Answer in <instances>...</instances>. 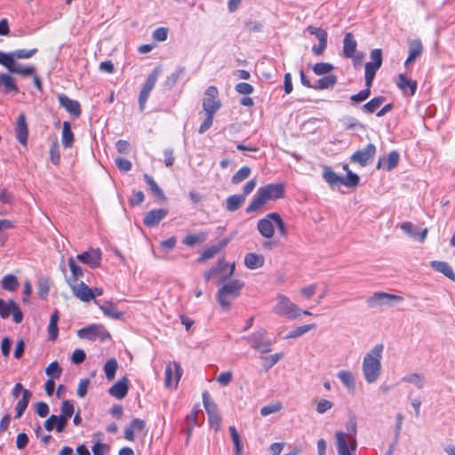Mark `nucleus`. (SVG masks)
<instances>
[{
    "instance_id": "40",
    "label": "nucleus",
    "mask_w": 455,
    "mask_h": 455,
    "mask_svg": "<svg viewBox=\"0 0 455 455\" xmlns=\"http://www.w3.org/2000/svg\"><path fill=\"white\" fill-rule=\"evenodd\" d=\"M31 392L29 390H24L21 399L18 402L16 406V418L21 417L25 410L27 409L29 400L31 398Z\"/></svg>"
},
{
    "instance_id": "11",
    "label": "nucleus",
    "mask_w": 455,
    "mask_h": 455,
    "mask_svg": "<svg viewBox=\"0 0 455 455\" xmlns=\"http://www.w3.org/2000/svg\"><path fill=\"white\" fill-rule=\"evenodd\" d=\"M182 372V368L179 363L170 362L164 371V386L170 389H176Z\"/></svg>"
},
{
    "instance_id": "1",
    "label": "nucleus",
    "mask_w": 455,
    "mask_h": 455,
    "mask_svg": "<svg viewBox=\"0 0 455 455\" xmlns=\"http://www.w3.org/2000/svg\"><path fill=\"white\" fill-rule=\"evenodd\" d=\"M384 345L377 344L364 355L362 362V371L368 384L375 383L381 375Z\"/></svg>"
},
{
    "instance_id": "7",
    "label": "nucleus",
    "mask_w": 455,
    "mask_h": 455,
    "mask_svg": "<svg viewBox=\"0 0 455 455\" xmlns=\"http://www.w3.org/2000/svg\"><path fill=\"white\" fill-rule=\"evenodd\" d=\"M403 300L402 296L387 293L385 291H375L366 299V305L371 309H379L383 307H392L395 303Z\"/></svg>"
},
{
    "instance_id": "28",
    "label": "nucleus",
    "mask_w": 455,
    "mask_h": 455,
    "mask_svg": "<svg viewBox=\"0 0 455 455\" xmlns=\"http://www.w3.org/2000/svg\"><path fill=\"white\" fill-rule=\"evenodd\" d=\"M74 140L75 138L70 123L65 121L62 124L61 143L65 148H69L73 146Z\"/></svg>"
},
{
    "instance_id": "56",
    "label": "nucleus",
    "mask_w": 455,
    "mask_h": 455,
    "mask_svg": "<svg viewBox=\"0 0 455 455\" xmlns=\"http://www.w3.org/2000/svg\"><path fill=\"white\" fill-rule=\"evenodd\" d=\"M399 160H400L399 154L396 151H391L387 155V160H386V169H387V171L389 172V171L393 170L394 168H395L398 165V164H399Z\"/></svg>"
},
{
    "instance_id": "46",
    "label": "nucleus",
    "mask_w": 455,
    "mask_h": 455,
    "mask_svg": "<svg viewBox=\"0 0 455 455\" xmlns=\"http://www.w3.org/2000/svg\"><path fill=\"white\" fill-rule=\"evenodd\" d=\"M323 178L330 185H335L337 183H341V179H342V177L339 176L336 172H334L328 166L323 167Z\"/></svg>"
},
{
    "instance_id": "31",
    "label": "nucleus",
    "mask_w": 455,
    "mask_h": 455,
    "mask_svg": "<svg viewBox=\"0 0 455 455\" xmlns=\"http://www.w3.org/2000/svg\"><path fill=\"white\" fill-rule=\"evenodd\" d=\"M356 41L351 33H347L343 40V53L347 58L354 56L356 50Z\"/></svg>"
},
{
    "instance_id": "26",
    "label": "nucleus",
    "mask_w": 455,
    "mask_h": 455,
    "mask_svg": "<svg viewBox=\"0 0 455 455\" xmlns=\"http://www.w3.org/2000/svg\"><path fill=\"white\" fill-rule=\"evenodd\" d=\"M265 258L261 254L249 252L244 256V265L249 269H258L264 265Z\"/></svg>"
},
{
    "instance_id": "2",
    "label": "nucleus",
    "mask_w": 455,
    "mask_h": 455,
    "mask_svg": "<svg viewBox=\"0 0 455 455\" xmlns=\"http://www.w3.org/2000/svg\"><path fill=\"white\" fill-rule=\"evenodd\" d=\"M347 433L337 431L335 434L338 455H355L357 449L356 420L353 418L347 423Z\"/></svg>"
},
{
    "instance_id": "43",
    "label": "nucleus",
    "mask_w": 455,
    "mask_h": 455,
    "mask_svg": "<svg viewBox=\"0 0 455 455\" xmlns=\"http://www.w3.org/2000/svg\"><path fill=\"white\" fill-rule=\"evenodd\" d=\"M68 266L71 271V277L68 283H76L78 278L83 276L84 272L80 266H78L73 258L68 259Z\"/></svg>"
},
{
    "instance_id": "6",
    "label": "nucleus",
    "mask_w": 455,
    "mask_h": 455,
    "mask_svg": "<svg viewBox=\"0 0 455 455\" xmlns=\"http://www.w3.org/2000/svg\"><path fill=\"white\" fill-rule=\"evenodd\" d=\"M272 312L279 316L289 319H296L300 315L299 307L289 297L282 293L276 295L275 304L272 308Z\"/></svg>"
},
{
    "instance_id": "32",
    "label": "nucleus",
    "mask_w": 455,
    "mask_h": 455,
    "mask_svg": "<svg viewBox=\"0 0 455 455\" xmlns=\"http://www.w3.org/2000/svg\"><path fill=\"white\" fill-rule=\"evenodd\" d=\"M0 89L6 93L10 92H19L14 79L9 74H0Z\"/></svg>"
},
{
    "instance_id": "29",
    "label": "nucleus",
    "mask_w": 455,
    "mask_h": 455,
    "mask_svg": "<svg viewBox=\"0 0 455 455\" xmlns=\"http://www.w3.org/2000/svg\"><path fill=\"white\" fill-rule=\"evenodd\" d=\"M95 304L99 305L101 311L105 315L113 319H120L123 316V313L117 310L116 305L110 301H106L102 305L99 304L98 300H94Z\"/></svg>"
},
{
    "instance_id": "52",
    "label": "nucleus",
    "mask_w": 455,
    "mask_h": 455,
    "mask_svg": "<svg viewBox=\"0 0 455 455\" xmlns=\"http://www.w3.org/2000/svg\"><path fill=\"white\" fill-rule=\"evenodd\" d=\"M360 178L357 174L352 172L350 170H347V173L346 177H342L341 184L347 188H354L359 184Z\"/></svg>"
},
{
    "instance_id": "23",
    "label": "nucleus",
    "mask_w": 455,
    "mask_h": 455,
    "mask_svg": "<svg viewBox=\"0 0 455 455\" xmlns=\"http://www.w3.org/2000/svg\"><path fill=\"white\" fill-rule=\"evenodd\" d=\"M129 379L126 377L122 378L115 383L108 390L110 395L117 399H123L128 393Z\"/></svg>"
},
{
    "instance_id": "25",
    "label": "nucleus",
    "mask_w": 455,
    "mask_h": 455,
    "mask_svg": "<svg viewBox=\"0 0 455 455\" xmlns=\"http://www.w3.org/2000/svg\"><path fill=\"white\" fill-rule=\"evenodd\" d=\"M423 52V46L419 39H415L409 43V55L407 60H405L404 65L408 66L410 63H412L419 58Z\"/></svg>"
},
{
    "instance_id": "41",
    "label": "nucleus",
    "mask_w": 455,
    "mask_h": 455,
    "mask_svg": "<svg viewBox=\"0 0 455 455\" xmlns=\"http://www.w3.org/2000/svg\"><path fill=\"white\" fill-rule=\"evenodd\" d=\"M203 403L208 415L220 413L217 404L211 398L207 391L203 393Z\"/></svg>"
},
{
    "instance_id": "47",
    "label": "nucleus",
    "mask_w": 455,
    "mask_h": 455,
    "mask_svg": "<svg viewBox=\"0 0 455 455\" xmlns=\"http://www.w3.org/2000/svg\"><path fill=\"white\" fill-rule=\"evenodd\" d=\"M228 430H229L230 436H231V439H232L234 446H235V455H242L243 444H242L241 438H240V435H239L236 428L234 426H230Z\"/></svg>"
},
{
    "instance_id": "44",
    "label": "nucleus",
    "mask_w": 455,
    "mask_h": 455,
    "mask_svg": "<svg viewBox=\"0 0 455 455\" xmlns=\"http://www.w3.org/2000/svg\"><path fill=\"white\" fill-rule=\"evenodd\" d=\"M118 368V363L116 359H109L106 362L104 365V372L108 380H113L116 376V370Z\"/></svg>"
},
{
    "instance_id": "33",
    "label": "nucleus",
    "mask_w": 455,
    "mask_h": 455,
    "mask_svg": "<svg viewBox=\"0 0 455 455\" xmlns=\"http://www.w3.org/2000/svg\"><path fill=\"white\" fill-rule=\"evenodd\" d=\"M245 202V196L242 195L229 196L226 200V209L228 212L238 210Z\"/></svg>"
},
{
    "instance_id": "14",
    "label": "nucleus",
    "mask_w": 455,
    "mask_h": 455,
    "mask_svg": "<svg viewBox=\"0 0 455 455\" xmlns=\"http://www.w3.org/2000/svg\"><path fill=\"white\" fill-rule=\"evenodd\" d=\"M376 154L375 145L369 143L364 148L355 151L351 156L350 161L364 167L368 165Z\"/></svg>"
},
{
    "instance_id": "34",
    "label": "nucleus",
    "mask_w": 455,
    "mask_h": 455,
    "mask_svg": "<svg viewBox=\"0 0 455 455\" xmlns=\"http://www.w3.org/2000/svg\"><path fill=\"white\" fill-rule=\"evenodd\" d=\"M19 285V281L14 275H6L1 280V287L8 291H15Z\"/></svg>"
},
{
    "instance_id": "37",
    "label": "nucleus",
    "mask_w": 455,
    "mask_h": 455,
    "mask_svg": "<svg viewBox=\"0 0 455 455\" xmlns=\"http://www.w3.org/2000/svg\"><path fill=\"white\" fill-rule=\"evenodd\" d=\"M337 83V77L334 75H329L320 78L316 84L313 85L314 89L323 90L332 88Z\"/></svg>"
},
{
    "instance_id": "51",
    "label": "nucleus",
    "mask_w": 455,
    "mask_h": 455,
    "mask_svg": "<svg viewBox=\"0 0 455 455\" xmlns=\"http://www.w3.org/2000/svg\"><path fill=\"white\" fill-rule=\"evenodd\" d=\"M403 382L413 384L419 389L424 387V377L419 373H411L403 378Z\"/></svg>"
},
{
    "instance_id": "64",
    "label": "nucleus",
    "mask_w": 455,
    "mask_h": 455,
    "mask_svg": "<svg viewBox=\"0 0 455 455\" xmlns=\"http://www.w3.org/2000/svg\"><path fill=\"white\" fill-rule=\"evenodd\" d=\"M92 450L93 455H106L109 451L110 447L108 444L103 443L100 440H98L92 447Z\"/></svg>"
},
{
    "instance_id": "12",
    "label": "nucleus",
    "mask_w": 455,
    "mask_h": 455,
    "mask_svg": "<svg viewBox=\"0 0 455 455\" xmlns=\"http://www.w3.org/2000/svg\"><path fill=\"white\" fill-rule=\"evenodd\" d=\"M221 107V102L219 99V91L215 86H209L205 92L203 100V108L205 113L215 114Z\"/></svg>"
},
{
    "instance_id": "5",
    "label": "nucleus",
    "mask_w": 455,
    "mask_h": 455,
    "mask_svg": "<svg viewBox=\"0 0 455 455\" xmlns=\"http://www.w3.org/2000/svg\"><path fill=\"white\" fill-rule=\"evenodd\" d=\"M243 286V281L235 279L226 283L218 290L216 298L223 310L230 309L232 301L240 296Z\"/></svg>"
},
{
    "instance_id": "57",
    "label": "nucleus",
    "mask_w": 455,
    "mask_h": 455,
    "mask_svg": "<svg viewBox=\"0 0 455 455\" xmlns=\"http://www.w3.org/2000/svg\"><path fill=\"white\" fill-rule=\"evenodd\" d=\"M50 158L51 162L54 165H58L60 162V147L57 140H54L50 148Z\"/></svg>"
},
{
    "instance_id": "17",
    "label": "nucleus",
    "mask_w": 455,
    "mask_h": 455,
    "mask_svg": "<svg viewBox=\"0 0 455 455\" xmlns=\"http://www.w3.org/2000/svg\"><path fill=\"white\" fill-rule=\"evenodd\" d=\"M73 294L84 302L92 299V289L84 282L69 283Z\"/></svg>"
},
{
    "instance_id": "13",
    "label": "nucleus",
    "mask_w": 455,
    "mask_h": 455,
    "mask_svg": "<svg viewBox=\"0 0 455 455\" xmlns=\"http://www.w3.org/2000/svg\"><path fill=\"white\" fill-rule=\"evenodd\" d=\"M12 315L13 321L16 323L22 322L23 314L14 300L5 301L0 299V316L4 319Z\"/></svg>"
},
{
    "instance_id": "16",
    "label": "nucleus",
    "mask_w": 455,
    "mask_h": 455,
    "mask_svg": "<svg viewBox=\"0 0 455 455\" xmlns=\"http://www.w3.org/2000/svg\"><path fill=\"white\" fill-rule=\"evenodd\" d=\"M157 81V72L155 71L148 76V79L140 93L139 105L141 111L144 110L146 102Z\"/></svg>"
},
{
    "instance_id": "62",
    "label": "nucleus",
    "mask_w": 455,
    "mask_h": 455,
    "mask_svg": "<svg viewBox=\"0 0 455 455\" xmlns=\"http://www.w3.org/2000/svg\"><path fill=\"white\" fill-rule=\"evenodd\" d=\"M38 296L41 299L47 297L50 291V282L48 279H40L37 285Z\"/></svg>"
},
{
    "instance_id": "10",
    "label": "nucleus",
    "mask_w": 455,
    "mask_h": 455,
    "mask_svg": "<svg viewBox=\"0 0 455 455\" xmlns=\"http://www.w3.org/2000/svg\"><path fill=\"white\" fill-rule=\"evenodd\" d=\"M267 331L259 330L245 337L244 339L251 345V347L262 354H267L271 351L272 343L270 340L266 339Z\"/></svg>"
},
{
    "instance_id": "21",
    "label": "nucleus",
    "mask_w": 455,
    "mask_h": 455,
    "mask_svg": "<svg viewBox=\"0 0 455 455\" xmlns=\"http://www.w3.org/2000/svg\"><path fill=\"white\" fill-rule=\"evenodd\" d=\"M16 138L18 141L26 146L28 137V129L26 122V116L24 113L19 115L16 127H15Z\"/></svg>"
},
{
    "instance_id": "9",
    "label": "nucleus",
    "mask_w": 455,
    "mask_h": 455,
    "mask_svg": "<svg viewBox=\"0 0 455 455\" xmlns=\"http://www.w3.org/2000/svg\"><path fill=\"white\" fill-rule=\"evenodd\" d=\"M80 339L104 341L110 338L109 332L100 324H91L77 331Z\"/></svg>"
},
{
    "instance_id": "35",
    "label": "nucleus",
    "mask_w": 455,
    "mask_h": 455,
    "mask_svg": "<svg viewBox=\"0 0 455 455\" xmlns=\"http://www.w3.org/2000/svg\"><path fill=\"white\" fill-rule=\"evenodd\" d=\"M9 72L23 76H29L36 73V68L33 66H20L13 61L9 68Z\"/></svg>"
},
{
    "instance_id": "61",
    "label": "nucleus",
    "mask_w": 455,
    "mask_h": 455,
    "mask_svg": "<svg viewBox=\"0 0 455 455\" xmlns=\"http://www.w3.org/2000/svg\"><path fill=\"white\" fill-rule=\"evenodd\" d=\"M74 411H75V408H74V404L72 402H70L68 400H65L62 402L61 407H60V411H61L60 415L63 416V418L70 419L74 413Z\"/></svg>"
},
{
    "instance_id": "20",
    "label": "nucleus",
    "mask_w": 455,
    "mask_h": 455,
    "mask_svg": "<svg viewBox=\"0 0 455 455\" xmlns=\"http://www.w3.org/2000/svg\"><path fill=\"white\" fill-rule=\"evenodd\" d=\"M396 85L406 96H413L418 87L417 81L407 78L403 74L398 75Z\"/></svg>"
},
{
    "instance_id": "60",
    "label": "nucleus",
    "mask_w": 455,
    "mask_h": 455,
    "mask_svg": "<svg viewBox=\"0 0 455 455\" xmlns=\"http://www.w3.org/2000/svg\"><path fill=\"white\" fill-rule=\"evenodd\" d=\"M283 357V353H276L269 356L263 357V366L267 371L272 368L277 362Z\"/></svg>"
},
{
    "instance_id": "3",
    "label": "nucleus",
    "mask_w": 455,
    "mask_h": 455,
    "mask_svg": "<svg viewBox=\"0 0 455 455\" xmlns=\"http://www.w3.org/2000/svg\"><path fill=\"white\" fill-rule=\"evenodd\" d=\"M284 187L283 184L271 183L259 188L256 196L246 208V212L251 213L259 210L267 201L283 198Z\"/></svg>"
},
{
    "instance_id": "24",
    "label": "nucleus",
    "mask_w": 455,
    "mask_h": 455,
    "mask_svg": "<svg viewBox=\"0 0 455 455\" xmlns=\"http://www.w3.org/2000/svg\"><path fill=\"white\" fill-rule=\"evenodd\" d=\"M400 228L411 237L418 239L420 242H423L426 239L427 234V228H424L422 231H419V228L411 222L402 223L400 225Z\"/></svg>"
},
{
    "instance_id": "58",
    "label": "nucleus",
    "mask_w": 455,
    "mask_h": 455,
    "mask_svg": "<svg viewBox=\"0 0 455 455\" xmlns=\"http://www.w3.org/2000/svg\"><path fill=\"white\" fill-rule=\"evenodd\" d=\"M332 69H333V66L330 63H325V62L316 63L313 67V71L317 76L327 75L331 71H332Z\"/></svg>"
},
{
    "instance_id": "4",
    "label": "nucleus",
    "mask_w": 455,
    "mask_h": 455,
    "mask_svg": "<svg viewBox=\"0 0 455 455\" xmlns=\"http://www.w3.org/2000/svg\"><path fill=\"white\" fill-rule=\"evenodd\" d=\"M275 228L281 236H287V229L283 220L277 212H270L257 222V230L266 239H271L275 235Z\"/></svg>"
},
{
    "instance_id": "50",
    "label": "nucleus",
    "mask_w": 455,
    "mask_h": 455,
    "mask_svg": "<svg viewBox=\"0 0 455 455\" xmlns=\"http://www.w3.org/2000/svg\"><path fill=\"white\" fill-rule=\"evenodd\" d=\"M223 245H212L207 249H205L201 256L198 258V262H204L207 259H212L224 246Z\"/></svg>"
},
{
    "instance_id": "38",
    "label": "nucleus",
    "mask_w": 455,
    "mask_h": 455,
    "mask_svg": "<svg viewBox=\"0 0 455 455\" xmlns=\"http://www.w3.org/2000/svg\"><path fill=\"white\" fill-rule=\"evenodd\" d=\"M207 239V233L205 232H200L197 234H191L188 235L184 240L183 243L188 246H195L198 243H203Z\"/></svg>"
},
{
    "instance_id": "30",
    "label": "nucleus",
    "mask_w": 455,
    "mask_h": 455,
    "mask_svg": "<svg viewBox=\"0 0 455 455\" xmlns=\"http://www.w3.org/2000/svg\"><path fill=\"white\" fill-rule=\"evenodd\" d=\"M337 377L348 391H353L355 389V379L351 371L346 370L339 371L337 373Z\"/></svg>"
},
{
    "instance_id": "53",
    "label": "nucleus",
    "mask_w": 455,
    "mask_h": 455,
    "mask_svg": "<svg viewBox=\"0 0 455 455\" xmlns=\"http://www.w3.org/2000/svg\"><path fill=\"white\" fill-rule=\"evenodd\" d=\"M36 52H37L36 49H31V50L20 49V50L11 52V58L12 59V61H15V60H17V59L18 60L29 59Z\"/></svg>"
},
{
    "instance_id": "45",
    "label": "nucleus",
    "mask_w": 455,
    "mask_h": 455,
    "mask_svg": "<svg viewBox=\"0 0 455 455\" xmlns=\"http://www.w3.org/2000/svg\"><path fill=\"white\" fill-rule=\"evenodd\" d=\"M384 100V97L381 96L373 98L370 101L365 103L362 107V109L368 114L374 113L381 106Z\"/></svg>"
},
{
    "instance_id": "19",
    "label": "nucleus",
    "mask_w": 455,
    "mask_h": 455,
    "mask_svg": "<svg viewBox=\"0 0 455 455\" xmlns=\"http://www.w3.org/2000/svg\"><path fill=\"white\" fill-rule=\"evenodd\" d=\"M60 105L64 108L74 117H79L81 115L80 103L77 100L68 98L65 94L58 96Z\"/></svg>"
},
{
    "instance_id": "36",
    "label": "nucleus",
    "mask_w": 455,
    "mask_h": 455,
    "mask_svg": "<svg viewBox=\"0 0 455 455\" xmlns=\"http://www.w3.org/2000/svg\"><path fill=\"white\" fill-rule=\"evenodd\" d=\"M198 413L199 410L197 408H194L186 417L188 439L191 436L193 429L197 424ZM187 442H188V440H187Z\"/></svg>"
},
{
    "instance_id": "63",
    "label": "nucleus",
    "mask_w": 455,
    "mask_h": 455,
    "mask_svg": "<svg viewBox=\"0 0 455 455\" xmlns=\"http://www.w3.org/2000/svg\"><path fill=\"white\" fill-rule=\"evenodd\" d=\"M371 94V87H366L364 90L360 91L358 93L354 94L350 97L353 103H360L369 98Z\"/></svg>"
},
{
    "instance_id": "42",
    "label": "nucleus",
    "mask_w": 455,
    "mask_h": 455,
    "mask_svg": "<svg viewBox=\"0 0 455 455\" xmlns=\"http://www.w3.org/2000/svg\"><path fill=\"white\" fill-rule=\"evenodd\" d=\"M251 169L249 166L240 168L231 178V182L234 185H238L245 180L251 175Z\"/></svg>"
},
{
    "instance_id": "18",
    "label": "nucleus",
    "mask_w": 455,
    "mask_h": 455,
    "mask_svg": "<svg viewBox=\"0 0 455 455\" xmlns=\"http://www.w3.org/2000/svg\"><path fill=\"white\" fill-rule=\"evenodd\" d=\"M168 215L167 209H154L149 211L144 217L143 222L148 228L156 227L161 220Z\"/></svg>"
},
{
    "instance_id": "22",
    "label": "nucleus",
    "mask_w": 455,
    "mask_h": 455,
    "mask_svg": "<svg viewBox=\"0 0 455 455\" xmlns=\"http://www.w3.org/2000/svg\"><path fill=\"white\" fill-rule=\"evenodd\" d=\"M146 427V423L144 420L140 419H133L129 426L124 429V438L127 441L133 442L135 438V433L144 431Z\"/></svg>"
},
{
    "instance_id": "55",
    "label": "nucleus",
    "mask_w": 455,
    "mask_h": 455,
    "mask_svg": "<svg viewBox=\"0 0 455 455\" xmlns=\"http://www.w3.org/2000/svg\"><path fill=\"white\" fill-rule=\"evenodd\" d=\"M283 409L281 402H275L270 404L265 405L260 409V414L264 417L268 416L272 413H276Z\"/></svg>"
},
{
    "instance_id": "15",
    "label": "nucleus",
    "mask_w": 455,
    "mask_h": 455,
    "mask_svg": "<svg viewBox=\"0 0 455 455\" xmlns=\"http://www.w3.org/2000/svg\"><path fill=\"white\" fill-rule=\"evenodd\" d=\"M76 259L90 267L96 268L99 267L101 264L102 253L99 248H91L90 250L78 254Z\"/></svg>"
},
{
    "instance_id": "59",
    "label": "nucleus",
    "mask_w": 455,
    "mask_h": 455,
    "mask_svg": "<svg viewBox=\"0 0 455 455\" xmlns=\"http://www.w3.org/2000/svg\"><path fill=\"white\" fill-rule=\"evenodd\" d=\"M307 30L311 35H314L318 39L319 42H327L328 35L324 29L321 28L308 26L307 28Z\"/></svg>"
},
{
    "instance_id": "39",
    "label": "nucleus",
    "mask_w": 455,
    "mask_h": 455,
    "mask_svg": "<svg viewBox=\"0 0 455 455\" xmlns=\"http://www.w3.org/2000/svg\"><path fill=\"white\" fill-rule=\"evenodd\" d=\"M144 180L146 183L148 185L150 191L152 194L156 196L160 200H164L165 196L163 190L159 188L154 179L148 174H144Z\"/></svg>"
},
{
    "instance_id": "48",
    "label": "nucleus",
    "mask_w": 455,
    "mask_h": 455,
    "mask_svg": "<svg viewBox=\"0 0 455 455\" xmlns=\"http://www.w3.org/2000/svg\"><path fill=\"white\" fill-rule=\"evenodd\" d=\"M228 267V264L225 261V259H220L218 260V266L216 267H212L204 273V280L206 282L210 281L218 272L224 270Z\"/></svg>"
},
{
    "instance_id": "8",
    "label": "nucleus",
    "mask_w": 455,
    "mask_h": 455,
    "mask_svg": "<svg viewBox=\"0 0 455 455\" xmlns=\"http://www.w3.org/2000/svg\"><path fill=\"white\" fill-rule=\"evenodd\" d=\"M371 61L365 64V86L371 87L376 72L382 65V52L380 49H374L371 52Z\"/></svg>"
},
{
    "instance_id": "54",
    "label": "nucleus",
    "mask_w": 455,
    "mask_h": 455,
    "mask_svg": "<svg viewBox=\"0 0 455 455\" xmlns=\"http://www.w3.org/2000/svg\"><path fill=\"white\" fill-rule=\"evenodd\" d=\"M62 369L59 363L54 361L51 363L45 369V373L52 379H59L61 376Z\"/></svg>"
},
{
    "instance_id": "27",
    "label": "nucleus",
    "mask_w": 455,
    "mask_h": 455,
    "mask_svg": "<svg viewBox=\"0 0 455 455\" xmlns=\"http://www.w3.org/2000/svg\"><path fill=\"white\" fill-rule=\"evenodd\" d=\"M430 266L435 271L442 273L446 277L455 282V273L449 263L445 261L433 260L430 262Z\"/></svg>"
},
{
    "instance_id": "49",
    "label": "nucleus",
    "mask_w": 455,
    "mask_h": 455,
    "mask_svg": "<svg viewBox=\"0 0 455 455\" xmlns=\"http://www.w3.org/2000/svg\"><path fill=\"white\" fill-rule=\"evenodd\" d=\"M315 328V323L299 326V327L295 328L294 330H292L291 331H290L287 334L286 339H295V338L300 337Z\"/></svg>"
}]
</instances>
